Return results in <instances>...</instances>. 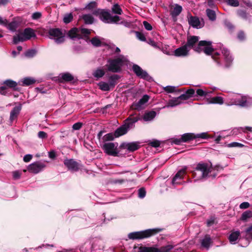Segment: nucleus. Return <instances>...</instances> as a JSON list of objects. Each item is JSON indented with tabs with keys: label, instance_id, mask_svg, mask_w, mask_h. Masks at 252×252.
Segmentation results:
<instances>
[{
	"label": "nucleus",
	"instance_id": "f257e3e1",
	"mask_svg": "<svg viewBox=\"0 0 252 252\" xmlns=\"http://www.w3.org/2000/svg\"><path fill=\"white\" fill-rule=\"evenodd\" d=\"M199 37L197 36L190 35L187 37V42L185 44L190 50L193 49L195 51L200 52L202 51L207 55H210L213 52L212 42L205 40L199 41Z\"/></svg>",
	"mask_w": 252,
	"mask_h": 252
},
{
	"label": "nucleus",
	"instance_id": "f03ea898",
	"mask_svg": "<svg viewBox=\"0 0 252 252\" xmlns=\"http://www.w3.org/2000/svg\"><path fill=\"white\" fill-rule=\"evenodd\" d=\"M248 96L240 94L230 93L226 96V103L228 106L237 105L241 107H249L252 103L248 100Z\"/></svg>",
	"mask_w": 252,
	"mask_h": 252
},
{
	"label": "nucleus",
	"instance_id": "7ed1b4c3",
	"mask_svg": "<svg viewBox=\"0 0 252 252\" xmlns=\"http://www.w3.org/2000/svg\"><path fill=\"white\" fill-rule=\"evenodd\" d=\"M213 170V167L210 164L201 162L197 164L193 174L194 177L196 178V180L207 179L210 177L214 178L216 174L212 173Z\"/></svg>",
	"mask_w": 252,
	"mask_h": 252
},
{
	"label": "nucleus",
	"instance_id": "20e7f679",
	"mask_svg": "<svg viewBox=\"0 0 252 252\" xmlns=\"http://www.w3.org/2000/svg\"><path fill=\"white\" fill-rule=\"evenodd\" d=\"M128 60L126 57L120 55L113 59H109L106 66L109 71L114 73L120 72L123 65L126 64Z\"/></svg>",
	"mask_w": 252,
	"mask_h": 252
},
{
	"label": "nucleus",
	"instance_id": "39448f33",
	"mask_svg": "<svg viewBox=\"0 0 252 252\" xmlns=\"http://www.w3.org/2000/svg\"><path fill=\"white\" fill-rule=\"evenodd\" d=\"M212 58L217 62L218 65H222L223 63L226 67L230 65L233 61V58L230 55L229 51L226 48L221 49V55L218 52L212 54Z\"/></svg>",
	"mask_w": 252,
	"mask_h": 252
},
{
	"label": "nucleus",
	"instance_id": "423d86ee",
	"mask_svg": "<svg viewBox=\"0 0 252 252\" xmlns=\"http://www.w3.org/2000/svg\"><path fill=\"white\" fill-rule=\"evenodd\" d=\"M94 13L99 16L100 19L107 24H118L121 19L119 16H112L109 11L104 9H98Z\"/></svg>",
	"mask_w": 252,
	"mask_h": 252
},
{
	"label": "nucleus",
	"instance_id": "0eeeda50",
	"mask_svg": "<svg viewBox=\"0 0 252 252\" xmlns=\"http://www.w3.org/2000/svg\"><path fill=\"white\" fill-rule=\"evenodd\" d=\"M36 34L33 29L28 28H26L23 32H20L14 35L13 38V42L17 44L19 42H23L30 39L32 37H35Z\"/></svg>",
	"mask_w": 252,
	"mask_h": 252
},
{
	"label": "nucleus",
	"instance_id": "6e6552de",
	"mask_svg": "<svg viewBox=\"0 0 252 252\" xmlns=\"http://www.w3.org/2000/svg\"><path fill=\"white\" fill-rule=\"evenodd\" d=\"M160 231V229H149L143 231L133 232L129 233L128 237L131 240L143 239L150 237Z\"/></svg>",
	"mask_w": 252,
	"mask_h": 252
},
{
	"label": "nucleus",
	"instance_id": "1a4fd4ad",
	"mask_svg": "<svg viewBox=\"0 0 252 252\" xmlns=\"http://www.w3.org/2000/svg\"><path fill=\"white\" fill-rule=\"evenodd\" d=\"M90 31L87 29L73 28L69 31L68 35L71 39L76 40L83 38L90 34Z\"/></svg>",
	"mask_w": 252,
	"mask_h": 252
},
{
	"label": "nucleus",
	"instance_id": "9d476101",
	"mask_svg": "<svg viewBox=\"0 0 252 252\" xmlns=\"http://www.w3.org/2000/svg\"><path fill=\"white\" fill-rule=\"evenodd\" d=\"M119 78V75L114 74L109 77V82L100 81L97 84L99 89L103 91H109L111 89H113L116 84V81Z\"/></svg>",
	"mask_w": 252,
	"mask_h": 252
},
{
	"label": "nucleus",
	"instance_id": "9b49d317",
	"mask_svg": "<svg viewBox=\"0 0 252 252\" xmlns=\"http://www.w3.org/2000/svg\"><path fill=\"white\" fill-rule=\"evenodd\" d=\"M49 37L55 40L57 44H61L64 41V33L58 28L51 29L48 31Z\"/></svg>",
	"mask_w": 252,
	"mask_h": 252
},
{
	"label": "nucleus",
	"instance_id": "f8f14e48",
	"mask_svg": "<svg viewBox=\"0 0 252 252\" xmlns=\"http://www.w3.org/2000/svg\"><path fill=\"white\" fill-rule=\"evenodd\" d=\"M118 147V143L108 142L103 144L102 148L105 153L108 155L113 157H118L119 153Z\"/></svg>",
	"mask_w": 252,
	"mask_h": 252
},
{
	"label": "nucleus",
	"instance_id": "ddd939ff",
	"mask_svg": "<svg viewBox=\"0 0 252 252\" xmlns=\"http://www.w3.org/2000/svg\"><path fill=\"white\" fill-rule=\"evenodd\" d=\"M183 142H188L195 139H207L208 137L207 133L202 132L195 134L194 133H186L181 135Z\"/></svg>",
	"mask_w": 252,
	"mask_h": 252
},
{
	"label": "nucleus",
	"instance_id": "4468645a",
	"mask_svg": "<svg viewBox=\"0 0 252 252\" xmlns=\"http://www.w3.org/2000/svg\"><path fill=\"white\" fill-rule=\"evenodd\" d=\"M132 70L136 75L140 78L149 81L151 77L149 76L146 71L143 70L137 64H133L132 66Z\"/></svg>",
	"mask_w": 252,
	"mask_h": 252
},
{
	"label": "nucleus",
	"instance_id": "2eb2a0df",
	"mask_svg": "<svg viewBox=\"0 0 252 252\" xmlns=\"http://www.w3.org/2000/svg\"><path fill=\"white\" fill-rule=\"evenodd\" d=\"M45 166L44 163L36 161L30 164L28 167V170L31 173L37 174L43 170Z\"/></svg>",
	"mask_w": 252,
	"mask_h": 252
},
{
	"label": "nucleus",
	"instance_id": "dca6fc26",
	"mask_svg": "<svg viewBox=\"0 0 252 252\" xmlns=\"http://www.w3.org/2000/svg\"><path fill=\"white\" fill-rule=\"evenodd\" d=\"M188 23L190 26L197 29H201L204 26L203 20H200L196 16H190L188 17Z\"/></svg>",
	"mask_w": 252,
	"mask_h": 252
},
{
	"label": "nucleus",
	"instance_id": "f3484780",
	"mask_svg": "<svg viewBox=\"0 0 252 252\" xmlns=\"http://www.w3.org/2000/svg\"><path fill=\"white\" fill-rule=\"evenodd\" d=\"M187 168L185 167L180 170L174 176L172 180V184L173 186H176L182 183V180L184 178V176L186 175Z\"/></svg>",
	"mask_w": 252,
	"mask_h": 252
},
{
	"label": "nucleus",
	"instance_id": "a211bd4d",
	"mask_svg": "<svg viewBox=\"0 0 252 252\" xmlns=\"http://www.w3.org/2000/svg\"><path fill=\"white\" fill-rule=\"evenodd\" d=\"M64 165L68 169L72 172L77 171L79 169V164L73 159H66L64 160Z\"/></svg>",
	"mask_w": 252,
	"mask_h": 252
},
{
	"label": "nucleus",
	"instance_id": "6ab92c4d",
	"mask_svg": "<svg viewBox=\"0 0 252 252\" xmlns=\"http://www.w3.org/2000/svg\"><path fill=\"white\" fill-rule=\"evenodd\" d=\"M121 147L123 149H127L129 152H133L138 150L140 148V145L138 142H133L122 143Z\"/></svg>",
	"mask_w": 252,
	"mask_h": 252
},
{
	"label": "nucleus",
	"instance_id": "aec40b11",
	"mask_svg": "<svg viewBox=\"0 0 252 252\" xmlns=\"http://www.w3.org/2000/svg\"><path fill=\"white\" fill-rule=\"evenodd\" d=\"M149 99V96L147 95H144L143 97L136 103H134L132 105V108L134 109L140 110L142 108V106Z\"/></svg>",
	"mask_w": 252,
	"mask_h": 252
},
{
	"label": "nucleus",
	"instance_id": "412c9836",
	"mask_svg": "<svg viewBox=\"0 0 252 252\" xmlns=\"http://www.w3.org/2000/svg\"><path fill=\"white\" fill-rule=\"evenodd\" d=\"M139 119L138 117H135L133 115H131L126 120L125 124L129 129L134 127L135 123Z\"/></svg>",
	"mask_w": 252,
	"mask_h": 252
},
{
	"label": "nucleus",
	"instance_id": "4be33fe9",
	"mask_svg": "<svg viewBox=\"0 0 252 252\" xmlns=\"http://www.w3.org/2000/svg\"><path fill=\"white\" fill-rule=\"evenodd\" d=\"M189 50L186 45L176 49L174 54L177 57H185L189 55Z\"/></svg>",
	"mask_w": 252,
	"mask_h": 252
},
{
	"label": "nucleus",
	"instance_id": "5701e85b",
	"mask_svg": "<svg viewBox=\"0 0 252 252\" xmlns=\"http://www.w3.org/2000/svg\"><path fill=\"white\" fill-rule=\"evenodd\" d=\"M195 91L193 89L190 88L187 90L185 93L179 96V98L182 101L183 100H187L191 97L195 96Z\"/></svg>",
	"mask_w": 252,
	"mask_h": 252
},
{
	"label": "nucleus",
	"instance_id": "b1692460",
	"mask_svg": "<svg viewBox=\"0 0 252 252\" xmlns=\"http://www.w3.org/2000/svg\"><path fill=\"white\" fill-rule=\"evenodd\" d=\"M241 233L247 241V244L248 245L252 240V225L248 227L245 230L242 231Z\"/></svg>",
	"mask_w": 252,
	"mask_h": 252
},
{
	"label": "nucleus",
	"instance_id": "393cba45",
	"mask_svg": "<svg viewBox=\"0 0 252 252\" xmlns=\"http://www.w3.org/2000/svg\"><path fill=\"white\" fill-rule=\"evenodd\" d=\"M183 102L181 101L179 96L177 97H174L171 99H169L167 102L166 105L163 107V108H169V107H176L181 104H182Z\"/></svg>",
	"mask_w": 252,
	"mask_h": 252
},
{
	"label": "nucleus",
	"instance_id": "a878e982",
	"mask_svg": "<svg viewBox=\"0 0 252 252\" xmlns=\"http://www.w3.org/2000/svg\"><path fill=\"white\" fill-rule=\"evenodd\" d=\"M183 10L182 7L178 4H175L173 8L170 11V14L174 19L176 18L182 12Z\"/></svg>",
	"mask_w": 252,
	"mask_h": 252
},
{
	"label": "nucleus",
	"instance_id": "bb28decb",
	"mask_svg": "<svg viewBox=\"0 0 252 252\" xmlns=\"http://www.w3.org/2000/svg\"><path fill=\"white\" fill-rule=\"evenodd\" d=\"M129 129L125 124L118 128L114 132L116 137H118L127 133Z\"/></svg>",
	"mask_w": 252,
	"mask_h": 252
},
{
	"label": "nucleus",
	"instance_id": "cd10ccee",
	"mask_svg": "<svg viewBox=\"0 0 252 252\" xmlns=\"http://www.w3.org/2000/svg\"><path fill=\"white\" fill-rule=\"evenodd\" d=\"M240 235V232L238 230L232 232L228 237L230 243L231 244H236Z\"/></svg>",
	"mask_w": 252,
	"mask_h": 252
},
{
	"label": "nucleus",
	"instance_id": "c85d7f7f",
	"mask_svg": "<svg viewBox=\"0 0 252 252\" xmlns=\"http://www.w3.org/2000/svg\"><path fill=\"white\" fill-rule=\"evenodd\" d=\"M35 82V80L32 77H25L21 79L19 83L20 85L25 86H29L34 84Z\"/></svg>",
	"mask_w": 252,
	"mask_h": 252
},
{
	"label": "nucleus",
	"instance_id": "c756f323",
	"mask_svg": "<svg viewBox=\"0 0 252 252\" xmlns=\"http://www.w3.org/2000/svg\"><path fill=\"white\" fill-rule=\"evenodd\" d=\"M157 113L154 111L146 112L143 115V119L145 121H151L156 116Z\"/></svg>",
	"mask_w": 252,
	"mask_h": 252
},
{
	"label": "nucleus",
	"instance_id": "7c9ffc66",
	"mask_svg": "<svg viewBox=\"0 0 252 252\" xmlns=\"http://www.w3.org/2000/svg\"><path fill=\"white\" fill-rule=\"evenodd\" d=\"M212 243L211 237L209 235H206L205 236L204 238L202 240L201 244L202 247L208 250L210 246Z\"/></svg>",
	"mask_w": 252,
	"mask_h": 252
},
{
	"label": "nucleus",
	"instance_id": "2f4dec72",
	"mask_svg": "<svg viewBox=\"0 0 252 252\" xmlns=\"http://www.w3.org/2000/svg\"><path fill=\"white\" fill-rule=\"evenodd\" d=\"M237 16L241 18L247 20L249 19V14L247 12L246 10L244 9H239L236 11Z\"/></svg>",
	"mask_w": 252,
	"mask_h": 252
},
{
	"label": "nucleus",
	"instance_id": "473e14b6",
	"mask_svg": "<svg viewBox=\"0 0 252 252\" xmlns=\"http://www.w3.org/2000/svg\"><path fill=\"white\" fill-rule=\"evenodd\" d=\"M20 110V107H15L11 110L10 114V120L11 122H12L17 117Z\"/></svg>",
	"mask_w": 252,
	"mask_h": 252
},
{
	"label": "nucleus",
	"instance_id": "72a5a7b5",
	"mask_svg": "<svg viewBox=\"0 0 252 252\" xmlns=\"http://www.w3.org/2000/svg\"><path fill=\"white\" fill-rule=\"evenodd\" d=\"M137 252H158V249L151 247L141 246Z\"/></svg>",
	"mask_w": 252,
	"mask_h": 252
},
{
	"label": "nucleus",
	"instance_id": "f704fd0d",
	"mask_svg": "<svg viewBox=\"0 0 252 252\" xmlns=\"http://www.w3.org/2000/svg\"><path fill=\"white\" fill-rule=\"evenodd\" d=\"M208 103L222 104L223 103V99L221 96L213 97L208 100Z\"/></svg>",
	"mask_w": 252,
	"mask_h": 252
},
{
	"label": "nucleus",
	"instance_id": "c9c22d12",
	"mask_svg": "<svg viewBox=\"0 0 252 252\" xmlns=\"http://www.w3.org/2000/svg\"><path fill=\"white\" fill-rule=\"evenodd\" d=\"M105 73V71L103 69L98 68L93 71V75L95 78H100L102 77L104 75Z\"/></svg>",
	"mask_w": 252,
	"mask_h": 252
},
{
	"label": "nucleus",
	"instance_id": "e433bc0d",
	"mask_svg": "<svg viewBox=\"0 0 252 252\" xmlns=\"http://www.w3.org/2000/svg\"><path fill=\"white\" fill-rule=\"evenodd\" d=\"M82 19L87 24H92L94 22V18L91 14H84L82 16Z\"/></svg>",
	"mask_w": 252,
	"mask_h": 252
},
{
	"label": "nucleus",
	"instance_id": "4c0bfd02",
	"mask_svg": "<svg viewBox=\"0 0 252 252\" xmlns=\"http://www.w3.org/2000/svg\"><path fill=\"white\" fill-rule=\"evenodd\" d=\"M252 217V212L251 211H246L241 215V220L244 221H247L248 220Z\"/></svg>",
	"mask_w": 252,
	"mask_h": 252
},
{
	"label": "nucleus",
	"instance_id": "58836bf2",
	"mask_svg": "<svg viewBox=\"0 0 252 252\" xmlns=\"http://www.w3.org/2000/svg\"><path fill=\"white\" fill-rule=\"evenodd\" d=\"M206 11L207 17L210 20L213 21L216 20V15L215 11L210 9H207Z\"/></svg>",
	"mask_w": 252,
	"mask_h": 252
},
{
	"label": "nucleus",
	"instance_id": "ea45409f",
	"mask_svg": "<svg viewBox=\"0 0 252 252\" xmlns=\"http://www.w3.org/2000/svg\"><path fill=\"white\" fill-rule=\"evenodd\" d=\"M3 84H4L5 85L9 88L13 89H15L17 86V82L10 79H7L4 81L3 82Z\"/></svg>",
	"mask_w": 252,
	"mask_h": 252
},
{
	"label": "nucleus",
	"instance_id": "a19ab883",
	"mask_svg": "<svg viewBox=\"0 0 252 252\" xmlns=\"http://www.w3.org/2000/svg\"><path fill=\"white\" fill-rule=\"evenodd\" d=\"M60 75L61 79L65 81L68 82L73 80V76L69 73H63L61 74Z\"/></svg>",
	"mask_w": 252,
	"mask_h": 252
},
{
	"label": "nucleus",
	"instance_id": "79ce46f5",
	"mask_svg": "<svg viewBox=\"0 0 252 252\" xmlns=\"http://www.w3.org/2000/svg\"><path fill=\"white\" fill-rule=\"evenodd\" d=\"M112 11L113 13L118 15H121L123 12L122 9L120 7V5L117 3L113 5L112 7Z\"/></svg>",
	"mask_w": 252,
	"mask_h": 252
},
{
	"label": "nucleus",
	"instance_id": "37998d69",
	"mask_svg": "<svg viewBox=\"0 0 252 252\" xmlns=\"http://www.w3.org/2000/svg\"><path fill=\"white\" fill-rule=\"evenodd\" d=\"M195 92L196 93V96L200 97H207L208 96V94L211 92L205 91L202 89H198L196 90Z\"/></svg>",
	"mask_w": 252,
	"mask_h": 252
},
{
	"label": "nucleus",
	"instance_id": "c03bdc74",
	"mask_svg": "<svg viewBox=\"0 0 252 252\" xmlns=\"http://www.w3.org/2000/svg\"><path fill=\"white\" fill-rule=\"evenodd\" d=\"M173 248V246L171 245H168L161 247L159 249H158V252H169Z\"/></svg>",
	"mask_w": 252,
	"mask_h": 252
},
{
	"label": "nucleus",
	"instance_id": "a18cd8bd",
	"mask_svg": "<svg viewBox=\"0 0 252 252\" xmlns=\"http://www.w3.org/2000/svg\"><path fill=\"white\" fill-rule=\"evenodd\" d=\"M7 28L11 31L14 32L17 28V24L15 22H12L9 24L7 23Z\"/></svg>",
	"mask_w": 252,
	"mask_h": 252
},
{
	"label": "nucleus",
	"instance_id": "49530a36",
	"mask_svg": "<svg viewBox=\"0 0 252 252\" xmlns=\"http://www.w3.org/2000/svg\"><path fill=\"white\" fill-rule=\"evenodd\" d=\"M226 2L229 5L233 7H237L239 5L238 0H226Z\"/></svg>",
	"mask_w": 252,
	"mask_h": 252
},
{
	"label": "nucleus",
	"instance_id": "de8ad7c7",
	"mask_svg": "<svg viewBox=\"0 0 252 252\" xmlns=\"http://www.w3.org/2000/svg\"><path fill=\"white\" fill-rule=\"evenodd\" d=\"M73 19V16L72 14H67L64 15L63 17V22L64 23L67 24L70 23L72 20Z\"/></svg>",
	"mask_w": 252,
	"mask_h": 252
},
{
	"label": "nucleus",
	"instance_id": "09e8293b",
	"mask_svg": "<svg viewBox=\"0 0 252 252\" xmlns=\"http://www.w3.org/2000/svg\"><path fill=\"white\" fill-rule=\"evenodd\" d=\"M135 34H136V37L140 41H146V37L143 33L140 32H135Z\"/></svg>",
	"mask_w": 252,
	"mask_h": 252
},
{
	"label": "nucleus",
	"instance_id": "8fccbe9b",
	"mask_svg": "<svg viewBox=\"0 0 252 252\" xmlns=\"http://www.w3.org/2000/svg\"><path fill=\"white\" fill-rule=\"evenodd\" d=\"M91 42L94 46L96 47H98L101 45L100 40L97 37H96L93 38L91 39Z\"/></svg>",
	"mask_w": 252,
	"mask_h": 252
},
{
	"label": "nucleus",
	"instance_id": "3c124183",
	"mask_svg": "<svg viewBox=\"0 0 252 252\" xmlns=\"http://www.w3.org/2000/svg\"><path fill=\"white\" fill-rule=\"evenodd\" d=\"M176 88L174 86H167L163 88V90L168 93H172L176 91Z\"/></svg>",
	"mask_w": 252,
	"mask_h": 252
},
{
	"label": "nucleus",
	"instance_id": "603ef678",
	"mask_svg": "<svg viewBox=\"0 0 252 252\" xmlns=\"http://www.w3.org/2000/svg\"><path fill=\"white\" fill-rule=\"evenodd\" d=\"M36 51L34 49H30L25 53V56L27 57H33L36 55Z\"/></svg>",
	"mask_w": 252,
	"mask_h": 252
},
{
	"label": "nucleus",
	"instance_id": "864d4df0",
	"mask_svg": "<svg viewBox=\"0 0 252 252\" xmlns=\"http://www.w3.org/2000/svg\"><path fill=\"white\" fill-rule=\"evenodd\" d=\"M146 190L145 189L142 188L138 190V197L140 198H143L146 195Z\"/></svg>",
	"mask_w": 252,
	"mask_h": 252
},
{
	"label": "nucleus",
	"instance_id": "5fc2aeb1",
	"mask_svg": "<svg viewBox=\"0 0 252 252\" xmlns=\"http://www.w3.org/2000/svg\"><path fill=\"white\" fill-rule=\"evenodd\" d=\"M42 14L40 12H36L33 13L32 15V18L33 20H36L41 17Z\"/></svg>",
	"mask_w": 252,
	"mask_h": 252
},
{
	"label": "nucleus",
	"instance_id": "6e6d98bb",
	"mask_svg": "<svg viewBox=\"0 0 252 252\" xmlns=\"http://www.w3.org/2000/svg\"><path fill=\"white\" fill-rule=\"evenodd\" d=\"M244 145L238 142H232L228 144V147H243Z\"/></svg>",
	"mask_w": 252,
	"mask_h": 252
},
{
	"label": "nucleus",
	"instance_id": "4d7b16f0",
	"mask_svg": "<svg viewBox=\"0 0 252 252\" xmlns=\"http://www.w3.org/2000/svg\"><path fill=\"white\" fill-rule=\"evenodd\" d=\"M150 145L155 148L158 147L160 146V141L157 140H154L150 142Z\"/></svg>",
	"mask_w": 252,
	"mask_h": 252
},
{
	"label": "nucleus",
	"instance_id": "13d9d810",
	"mask_svg": "<svg viewBox=\"0 0 252 252\" xmlns=\"http://www.w3.org/2000/svg\"><path fill=\"white\" fill-rule=\"evenodd\" d=\"M171 142L176 145H180L183 142L182 140V136L181 138H174L172 139Z\"/></svg>",
	"mask_w": 252,
	"mask_h": 252
},
{
	"label": "nucleus",
	"instance_id": "bf43d9fd",
	"mask_svg": "<svg viewBox=\"0 0 252 252\" xmlns=\"http://www.w3.org/2000/svg\"><path fill=\"white\" fill-rule=\"evenodd\" d=\"M96 6V3L94 1H92L87 4L86 8L88 9L91 10L95 8Z\"/></svg>",
	"mask_w": 252,
	"mask_h": 252
},
{
	"label": "nucleus",
	"instance_id": "052dcab7",
	"mask_svg": "<svg viewBox=\"0 0 252 252\" xmlns=\"http://www.w3.org/2000/svg\"><path fill=\"white\" fill-rule=\"evenodd\" d=\"M12 175L15 180H17L21 177V173L19 171H15L12 173Z\"/></svg>",
	"mask_w": 252,
	"mask_h": 252
},
{
	"label": "nucleus",
	"instance_id": "680f3d73",
	"mask_svg": "<svg viewBox=\"0 0 252 252\" xmlns=\"http://www.w3.org/2000/svg\"><path fill=\"white\" fill-rule=\"evenodd\" d=\"M82 126V123H81L80 122H78V123H75L72 126V128L73 130H79L81 128Z\"/></svg>",
	"mask_w": 252,
	"mask_h": 252
},
{
	"label": "nucleus",
	"instance_id": "e2e57ef3",
	"mask_svg": "<svg viewBox=\"0 0 252 252\" xmlns=\"http://www.w3.org/2000/svg\"><path fill=\"white\" fill-rule=\"evenodd\" d=\"M38 137L40 139H45L47 137V134L43 131H40L38 133Z\"/></svg>",
	"mask_w": 252,
	"mask_h": 252
},
{
	"label": "nucleus",
	"instance_id": "0e129e2a",
	"mask_svg": "<svg viewBox=\"0 0 252 252\" xmlns=\"http://www.w3.org/2000/svg\"><path fill=\"white\" fill-rule=\"evenodd\" d=\"M143 24L146 30L148 31H151L152 30V26L148 22L145 21L143 22Z\"/></svg>",
	"mask_w": 252,
	"mask_h": 252
},
{
	"label": "nucleus",
	"instance_id": "69168bd1",
	"mask_svg": "<svg viewBox=\"0 0 252 252\" xmlns=\"http://www.w3.org/2000/svg\"><path fill=\"white\" fill-rule=\"evenodd\" d=\"M250 206V204L248 202H244L240 204L239 207L241 209H246Z\"/></svg>",
	"mask_w": 252,
	"mask_h": 252
},
{
	"label": "nucleus",
	"instance_id": "338daca9",
	"mask_svg": "<svg viewBox=\"0 0 252 252\" xmlns=\"http://www.w3.org/2000/svg\"><path fill=\"white\" fill-rule=\"evenodd\" d=\"M32 156L30 154L26 155L24 156L23 158V160L25 162H29L32 158Z\"/></svg>",
	"mask_w": 252,
	"mask_h": 252
},
{
	"label": "nucleus",
	"instance_id": "774afa93",
	"mask_svg": "<svg viewBox=\"0 0 252 252\" xmlns=\"http://www.w3.org/2000/svg\"><path fill=\"white\" fill-rule=\"evenodd\" d=\"M114 136L112 133H108L104 136V139L105 140H113Z\"/></svg>",
	"mask_w": 252,
	"mask_h": 252
}]
</instances>
